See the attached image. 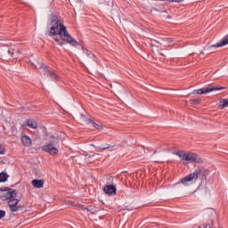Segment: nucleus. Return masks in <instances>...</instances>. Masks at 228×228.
Here are the masks:
<instances>
[{
    "mask_svg": "<svg viewBox=\"0 0 228 228\" xmlns=\"http://www.w3.org/2000/svg\"><path fill=\"white\" fill-rule=\"evenodd\" d=\"M39 69L44 74V76H46V77H51V79H53L54 81H58L60 79V77L54 72L50 71L49 68L45 66L43 62H39Z\"/></svg>",
    "mask_w": 228,
    "mask_h": 228,
    "instance_id": "39448f33",
    "label": "nucleus"
},
{
    "mask_svg": "<svg viewBox=\"0 0 228 228\" xmlns=\"http://www.w3.org/2000/svg\"><path fill=\"white\" fill-rule=\"evenodd\" d=\"M66 205H67V206H73V207H76V206H77V203L75 202V201L68 200V201H66Z\"/></svg>",
    "mask_w": 228,
    "mask_h": 228,
    "instance_id": "412c9836",
    "label": "nucleus"
},
{
    "mask_svg": "<svg viewBox=\"0 0 228 228\" xmlns=\"http://www.w3.org/2000/svg\"><path fill=\"white\" fill-rule=\"evenodd\" d=\"M0 51H4L5 56H13V49L10 48H1Z\"/></svg>",
    "mask_w": 228,
    "mask_h": 228,
    "instance_id": "dca6fc26",
    "label": "nucleus"
},
{
    "mask_svg": "<svg viewBox=\"0 0 228 228\" xmlns=\"http://www.w3.org/2000/svg\"><path fill=\"white\" fill-rule=\"evenodd\" d=\"M58 143H60V139L57 136L51 135L48 145H53V147H56Z\"/></svg>",
    "mask_w": 228,
    "mask_h": 228,
    "instance_id": "ddd939ff",
    "label": "nucleus"
},
{
    "mask_svg": "<svg viewBox=\"0 0 228 228\" xmlns=\"http://www.w3.org/2000/svg\"><path fill=\"white\" fill-rule=\"evenodd\" d=\"M6 215V212L4 210H0V220L1 218H4V216Z\"/></svg>",
    "mask_w": 228,
    "mask_h": 228,
    "instance_id": "393cba45",
    "label": "nucleus"
},
{
    "mask_svg": "<svg viewBox=\"0 0 228 228\" xmlns=\"http://www.w3.org/2000/svg\"><path fill=\"white\" fill-rule=\"evenodd\" d=\"M0 191H4L2 195V200H12L17 197V191L16 190H12L8 187H2L0 188Z\"/></svg>",
    "mask_w": 228,
    "mask_h": 228,
    "instance_id": "20e7f679",
    "label": "nucleus"
},
{
    "mask_svg": "<svg viewBox=\"0 0 228 228\" xmlns=\"http://www.w3.org/2000/svg\"><path fill=\"white\" fill-rule=\"evenodd\" d=\"M51 24L50 27V35H55L61 37L67 44H69V45H77V41L74 39V37H71L70 34H69V31H67V27H65V24L60 20V19L57 18V16H53L51 18Z\"/></svg>",
    "mask_w": 228,
    "mask_h": 228,
    "instance_id": "f257e3e1",
    "label": "nucleus"
},
{
    "mask_svg": "<svg viewBox=\"0 0 228 228\" xmlns=\"http://www.w3.org/2000/svg\"><path fill=\"white\" fill-rule=\"evenodd\" d=\"M199 228H211V224H204L199 226Z\"/></svg>",
    "mask_w": 228,
    "mask_h": 228,
    "instance_id": "b1692460",
    "label": "nucleus"
},
{
    "mask_svg": "<svg viewBox=\"0 0 228 228\" xmlns=\"http://www.w3.org/2000/svg\"><path fill=\"white\" fill-rule=\"evenodd\" d=\"M218 90H225V87L218 86H213L212 85H210L207 87H203V88L194 90L193 94H198L200 95H204L206 94H209L211 92H216Z\"/></svg>",
    "mask_w": 228,
    "mask_h": 228,
    "instance_id": "423d86ee",
    "label": "nucleus"
},
{
    "mask_svg": "<svg viewBox=\"0 0 228 228\" xmlns=\"http://www.w3.org/2000/svg\"><path fill=\"white\" fill-rule=\"evenodd\" d=\"M175 154L178 156L183 165H190V163H195L196 161L197 163H202V159H199V155L191 151L186 152L184 151H179Z\"/></svg>",
    "mask_w": 228,
    "mask_h": 228,
    "instance_id": "f03ea898",
    "label": "nucleus"
},
{
    "mask_svg": "<svg viewBox=\"0 0 228 228\" xmlns=\"http://www.w3.org/2000/svg\"><path fill=\"white\" fill-rule=\"evenodd\" d=\"M55 42L59 44V45H63V41H61V38L54 37Z\"/></svg>",
    "mask_w": 228,
    "mask_h": 228,
    "instance_id": "5701e85b",
    "label": "nucleus"
},
{
    "mask_svg": "<svg viewBox=\"0 0 228 228\" xmlns=\"http://www.w3.org/2000/svg\"><path fill=\"white\" fill-rule=\"evenodd\" d=\"M20 202V200L17 198H13L12 200H8V206L10 208V211L12 213H17L19 209H20V206H19V203Z\"/></svg>",
    "mask_w": 228,
    "mask_h": 228,
    "instance_id": "0eeeda50",
    "label": "nucleus"
},
{
    "mask_svg": "<svg viewBox=\"0 0 228 228\" xmlns=\"http://www.w3.org/2000/svg\"><path fill=\"white\" fill-rule=\"evenodd\" d=\"M21 142L24 147H31V138H29V136L22 135Z\"/></svg>",
    "mask_w": 228,
    "mask_h": 228,
    "instance_id": "f8f14e48",
    "label": "nucleus"
},
{
    "mask_svg": "<svg viewBox=\"0 0 228 228\" xmlns=\"http://www.w3.org/2000/svg\"><path fill=\"white\" fill-rule=\"evenodd\" d=\"M228 45V35L223 38V40L220 43H217L216 45H212L210 46H206L205 51H211V49H216L218 47H224V45Z\"/></svg>",
    "mask_w": 228,
    "mask_h": 228,
    "instance_id": "6e6552de",
    "label": "nucleus"
},
{
    "mask_svg": "<svg viewBox=\"0 0 228 228\" xmlns=\"http://www.w3.org/2000/svg\"><path fill=\"white\" fill-rule=\"evenodd\" d=\"M86 123L93 126V127H94V129H96L97 131H102L103 129V126L102 125L95 123V121L91 118H86Z\"/></svg>",
    "mask_w": 228,
    "mask_h": 228,
    "instance_id": "9b49d317",
    "label": "nucleus"
},
{
    "mask_svg": "<svg viewBox=\"0 0 228 228\" xmlns=\"http://www.w3.org/2000/svg\"><path fill=\"white\" fill-rule=\"evenodd\" d=\"M34 188H44V180L35 179L31 183Z\"/></svg>",
    "mask_w": 228,
    "mask_h": 228,
    "instance_id": "4468645a",
    "label": "nucleus"
},
{
    "mask_svg": "<svg viewBox=\"0 0 228 228\" xmlns=\"http://www.w3.org/2000/svg\"><path fill=\"white\" fill-rule=\"evenodd\" d=\"M8 181V174L0 173V183H6Z\"/></svg>",
    "mask_w": 228,
    "mask_h": 228,
    "instance_id": "a211bd4d",
    "label": "nucleus"
},
{
    "mask_svg": "<svg viewBox=\"0 0 228 228\" xmlns=\"http://www.w3.org/2000/svg\"><path fill=\"white\" fill-rule=\"evenodd\" d=\"M4 152H6V151L4 150V148L0 147V154L3 155V154H4Z\"/></svg>",
    "mask_w": 228,
    "mask_h": 228,
    "instance_id": "a878e982",
    "label": "nucleus"
},
{
    "mask_svg": "<svg viewBox=\"0 0 228 228\" xmlns=\"http://www.w3.org/2000/svg\"><path fill=\"white\" fill-rule=\"evenodd\" d=\"M42 151L45 152H48L51 156H56L58 154V150L55 146H53L51 144H47L42 147Z\"/></svg>",
    "mask_w": 228,
    "mask_h": 228,
    "instance_id": "9d476101",
    "label": "nucleus"
},
{
    "mask_svg": "<svg viewBox=\"0 0 228 228\" xmlns=\"http://www.w3.org/2000/svg\"><path fill=\"white\" fill-rule=\"evenodd\" d=\"M201 173H202L201 169H197L194 172L191 173L190 175L184 176L181 180L182 184H184V186H188L191 184V183H195L197 179L200 177Z\"/></svg>",
    "mask_w": 228,
    "mask_h": 228,
    "instance_id": "7ed1b4c3",
    "label": "nucleus"
},
{
    "mask_svg": "<svg viewBox=\"0 0 228 228\" xmlns=\"http://www.w3.org/2000/svg\"><path fill=\"white\" fill-rule=\"evenodd\" d=\"M102 149V151H106V149H110V145H107V146H105V147H103Z\"/></svg>",
    "mask_w": 228,
    "mask_h": 228,
    "instance_id": "cd10ccee",
    "label": "nucleus"
},
{
    "mask_svg": "<svg viewBox=\"0 0 228 228\" xmlns=\"http://www.w3.org/2000/svg\"><path fill=\"white\" fill-rule=\"evenodd\" d=\"M167 43L170 44V40L169 39L167 40Z\"/></svg>",
    "mask_w": 228,
    "mask_h": 228,
    "instance_id": "c85d7f7f",
    "label": "nucleus"
},
{
    "mask_svg": "<svg viewBox=\"0 0 228 228\" xmlns=\"http://www.w3.org/2000/svg\"><path fill=\"white\" fill-rule=\"evenodd\" d=\"M219 106L224 109V108H228V99H222L219 102Z\"/></svg>",
    "mask_w": 228,
    "mask_h": 228,
    "instance_id": "f3484780",
    "label": "nucleus"
},
{
    "mask_svg": "<svg viewBox=\"0 0 228 228\" xmlns=\"http://www.w3.org/2000/svg\"><path fill=\"white\" fill-rule=\"evenodd\" d=\"M0 49H7V47L0 46ZM4 56H6V53H4V51H0V57L3 58Z\"/></svg>",
    "mask_w": 228,
    "mask_h": 228,
    "instance_id": "4be33fe9",
    "label": "nucleus"
},
{
    "mask_svg": "<svg viewBox=\"0 0 228 228\" xmlns=\"http://www.w3.org/2000/svg\"><path fill=\"white\" fill-rule=\"evenodd\" d=\"M27 125L28 126V127H30L31 129H37L38 125L37 124V121L33 120V119H28L27 121Z\"/></svg>",
    "mask_w": 228,
    "mask_h": 228,
    "instance_id": "2eb2a0df",
    "label": "nucleus"
},
{
    "mask_svg": "<svg viewBox=\"0 0 228 228\" xmlns=\"http://www.w3.org/2000/svg\"><path fill=\"white\" fill-rule=\"evenodd\" d=\"M103 191L109 197H115L117 195V187L115 185H106L103 187Z\"/></svg>",
    "mask_w": 228,
    "mask_h": 228,
    "instance_id": "1a4fd4ad",
    "label": "nucleus"
},
{
    "mask_svg": "<svg viewBox=\"0 0 228 228\" xmlns=\"http://www.w3.org/2000/svg\"><path fill=\"white\" fill-rule=\"evenodd\" d=\"M214 213H215V210L213 209L208 210V215H210L211 216H213Z\"/></svg>",
    "mask_w": 228,
    "mask_h": 228,
    "instance_id": "bb28decb",
    "label": "nucleus"
},
{
    "mask_svg": "<svg viewBox=\"0 0 228 228\" xmlns=\"http://www.w3.org/2000/svg\"><path fill=\"white\" fill-rule=\"evenodd\" d=\"M85 54H86V56H88V58H92V60H94V58H95V54H94L90 50L84 48L83 49Z\"/></svg>",
    "mask_w": 228,
    "mask_h": 228,
    "instance_id": "6ab92c4d",
    "label": "nucleus"
},
{
    "mask_svg": "<svg viewBox=\"0 0 228 228\" xmlns=\"http://www.w3.org/2000/svg\"><path fill=\"white\" fill-rule=\"evenodd\" d=\"M190 104H200V99L199 98H194V99H191L189 101Z\"/></svg>",
    "mask_w": 228,
    "mask_h": 228,
    "instance_id": "aec40b11",
    "label": "nucleus"
}]
</instances>
